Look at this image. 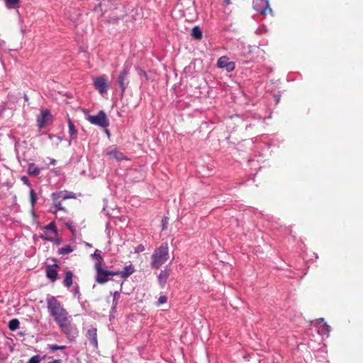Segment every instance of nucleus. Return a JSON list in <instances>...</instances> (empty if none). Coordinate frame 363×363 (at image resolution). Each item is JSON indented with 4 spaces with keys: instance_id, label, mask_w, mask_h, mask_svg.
<instances>
[{
    "instance_id": "de8ad7c7",
    "label": "nucleus",
    "mask_w": 363,
    "mask_h": 363,
    "mask_svg": "<svg viewBox=\"0 0 363 363\" xmlns=\"http://www.w3.org/2000/svg\"><path fill=\"white\" fill-rule=\"evenodd\" d=\"M55 163H56V160L55 159H52L50 161V164H55Z\"/></svg>"
},
{
    "instance_id": "aec40b11",
    "label": "nucleus",
    "mask_w": 363,
    "mask_h": 363,
    "mask_svg": "<svg viewBox=\"0 0 363 363\" xmlns=\"http://www.w3.org/2000/svg\"><path fill=\"white\" fill-rule=\"evenodd\" d=\"M191 37L196 40H200L202 39L203 35H202V30H201L199 26H194L191 29Z\"/></svg>"
},
{
    "instance_id": "473e14b6",
    "label": "nucleus",
    "mask_w": 363,
    "mask_h": 363,
    "mask_svg": "<svg viewBox=\"0 0 363 363\" xmlns=\"http://www.w3.org/2000/svg\"><path fill=\"white\" fill-rule=\"evenodd\" d=\"M76 198V195L75 194L72 193V192H70V193H67L66 191H64V196L62 197V199H75Z\"/></svg>"
},
{
    "instance_id": "09e8293b",
    "label": "nucleus",
    "mask_w": 363,
    "mask_h": 363,
    "mask_svg": "<svg viewBox=\"0 0 363 363\" xmlns=\"http://www.w3.org/2000/svg\"><path fill=\"white\" fill-rule=\"evenodd\" d=\"M24 98H25V100H26V101L28 100V97L26 95H25Z\"/></svg>"
},
{
    "instance_id": "f3484780",
    "label": "nucleus",
    "mask_w": 363,
    "mask_h": 363,
    "mask_svg": "<svg viewBox=\"0 0 363 363\" xmlns=\"http://www.w3.org/2000/svg\"><path fill=\"white\" fill-rule=\"evenodd\" d=\"M123 284V281H121V284H120V290L116 291L113 294V303H112V306H111L112 311H116V306L118 304Z\"/></svg>"
},
{
    "instance_id": "a18cd8bd",
    "label": "nucleus",
    "mask_w": 363,
    "mask_h": 363,
    "mask_svg": "<svg viewBox=\"0 0 363 363\" xmlns=\"http://www.w3.org/2000/svg\"><path fill=\"white\" fill-rule=\"evenodd\" d=\"M5 45V41L0 40V48L3 47Z\"/></svg>"
},
{
    "instance_id": "c756f323",
    "label": "nucleus",
    "mask_w": 363,
    "mask_h": 363,
    "mask_svg": "<svg viewBox=\"0 0 363 363\" xmlns=\"http://www.w3.org/2000/svg\"><path fill=\"white\" fill-rule=\"evenodd\" d=\"M45 230H50L53 232L55 234H57V229L55 222H50L48 225L45 227Z\"/></svg>"
},
{
    "instance_id": "4be33fe9",
    "label": "nucleus",
    "mask_w": 363,
    "mask_h": 363,
    "mask_svg": "<svg viewBox=\"0 0 363 363\" xmlns=\"http://www.w3.org/2000/svg\"><path fill=\"white\" fill-rule=\"evenodd\" d=\"M74 251V247L70 245H67L63 247H60L57 250L59 255H67Z\"/></svg>"
},
{
    "instance_id": "58836bf2",
    "label": "nucleus",
    "mask_w": 363,
    "mask_h": 363,
    "mask_svg": "<svg viewBox=\"0 0 363 363\" xmlns=\"http://www.w3.org/2000/svg\"><path fill=\"white\" fill-rule=\"evenodd\" d=\"M167 301V297L166 296H160V298L158 299V303L160 305L165 303Z\"/></svg>"
},
{
    "instance_id": "5701e85b",
    "label": "nucleus",
    "mask_w": 363,
    "mask_h": 363,
    "mask_svg": "<svg viewBox=\"0 0 363 363\" xmlns=\"http://www.w3.org/2000/svg\"><path fill=\"white\" fill-rule=\"evenodd\" d=\"M40 238L42 240H45V241L53 242L57 245H60L62 243V240L61 238H53L47 237V236H45V235H40Z\"/></svg>"
},
{
    "instance_id": "c9c22d12",
    "label": "nucleus",
    "mask_w": 363,
    "mask_h": 363,
    "mask_svg": "<svg viewBox=\"0 0 363 363\" xmlns=\"http://www.w3.org/2000/svg\"><path fill=\"white\" fill-rule=\"evenodd\" d=\"M20 0H5L6 6H14L19 3Z\"/></svg>"
},
{
    "instance_id": "7ed1b4c3",
    "label": "nucleus",
    "mask_w": 363,
    "mask_h": 363,
    "mask_svg": "<svg viewBox=\"0 0 363 363\" xmlns=\"http://www.w3.org/2000/svg\"><path fill=\"white\" fill-rule=\"evenodd\" d=\"M131 69V63L126 62L123 67V69L120 72L116 82L121 89V96H123L125 91L130 84L128 75Z\"/></svg>"
},
{
    "instance_id": "ea45409f",
    "label": "nucleus",
    "mask_w": 363,
    "mask_h": 363,
    "mask_svg": "<svg viewBox=\"0 0 363 363\" xmlns=\"http://www.w3.org/2000/svg\"><path fill=\"white\" fill-rule=\"evenodd\" d=\"M144 250L145 247L142 244L138 245L135 249V252L137 253L143 252Z\"/></svg>"
},
{
    "instance_id": "4c0bfd02",
    "label": "nucleus",
    "mask_w": 363,
    "mask_h": 363,
    "mask_svg": "<svg viewBox=\"0 0 363 363\" xmlns=\"http://www.w3.org/2000/svg\"><path fill=\"white\" fill-rule=\"evenodd\" d=\"M21 179L23 182V184H25L26 185H27L28 186H31V184H30V181H29L28 178L26 176L21 177Z\"/></svg>"
},
{
    "instance_id": "6ab92c4d",
    "label": "nucleus",
    "mask_w": 363,
    "mask_h": 363,
    "mask_svg": "<svg viewBox=\"0 0 363 363\" xmlns=\"http://www.w3.org/2000/svg\"><path fill=\"white\" fill-rule=\"evenodd\" d=\"M40 169L35 166L34 163H29L28 168V174L31 177H37L40 174Z\"/></svg>"
},
{
    "instance_id": "f257e3e1",
    "label": "nucleus",
    "mask_w": 363,
    "mask_h": 363,
    "mask_svg": "<svg viewBox=\"0 0 363 363\" xmlns=\"http://www.w3.org/2000/svg\"><path fill=\"white\" fill-rule=\"evenodd\" d=\"M46 301L48 312L56 323L61 320H67V311L55 296H48Z\"/></svg>"
},
{
    "instance_id": "9d476101",
    "label": "nucleus",
    "mask_w": 363,
    "mask_h": 363,
    "mask_svg": "<svg viewBox=\"0 0 363 363\" xmlns=\"http://www.w3.org/2000/svg\"><path fill=\"white\" fill-rule=\"evenodd\" d=\"M217 66L219 68L225 69L228 72H232L235 69V62L229 61L227 56L220 57L217 62Z\"/></svg>"
},
{
    "instance_id": "9b49d317",
    "label": "nucleus",
    "mask_w": 363,
    "mask_h": 363,
    "mask_svg": "<svg viewBox=\"0 0 363 363\" xmlns=\"http://www.w3.org/2000/svg\"><path fill=\"white\" fill-rule=\"evenodd\" d=\"M52 116L49 110H44L41 111V114L38 116L37 117V123L39 128H43L45 123L50 119H52Z\"/></svg>"
},
{
    "instance_id": "49530a36",
    "label": "nucleus",
    "mask_w": 363,
    "mask_h": 363,
    "mask_svg": "<svg viewBox=\"0 0 363 363\" xmlns=\"http://www.w3.org/2000/svg\"><path fill=\"white\" fill-rule=\"evenodd\" d=\"M105 133H106V135L109 137L110 136V131L108 130V129H106L105 130Z\"/></svg>"
},
{
    "instance_id": "423d86ee",
    "label": "nucleus",
    "mask_w": 363,
    "mask_h": 363,
    "mask_svg": "<svg viewBox=\"0 0 363 363\" xmlns=\"http://www.w3.org/2000/svg\"><path fill=\"white\" fill-rule=\"evenodd\" d=\"M86 119L91 124L104 128H107L110 124L109 120L107 118L106 113L102 110L99 111L96 116L89 115L86 117Z\"/></svg>"
},
{
    "instance_id": "cd10ccee",
    "label": "nucleus",
    "mask_w": 363,
    "mask_h": 363,
    "mask_svg": "<svg viewBox=\"0 0 363 363\" xmlns=\"http://www.w3.org/2000/svg\"><path fill=\"white\" fill-rule=\"evenodd\" d=\"M48 348L52 351V352H55L56 350H65L67 348V346L66 345H56V344H52V345H48Z\"/></svg>"
},
{
    "instance_id": "1a4fd4ad",
    "label": "nucleus",
    "mask_w": 363,
    "mask_h": 363,
    "mask_svg": "<svg viewBox=\"0 0 363 363\" xmlns=\"http://www.w3.org/2000/svg\"><path fill=\"white\" fill-rule=\"evenodd\" d=\"M58 264H47L45 266V276L51 281L55 282L58 278Z\"/></svg>"
},
{
    "instance_id": "b1692460",
    "label": "nucleus",
    "mask_w": 363,
    "mask_h": 363,
    "mask_svg": "<svg viewBox=\"0 0 363 363\" xmlns=\"http://www.w3.org/2000/svg\"><path fill=\"white\" fill-rule=\"evenodd\" d=\"M91 256L96 259V263H99L100 266L103 264L104 259L101 256V252L99 250L96 249L94 253L91 255Z\"/></svg>"
},
{
    "instance_id": "20e7f679",
    "label": "nucleus",
    "mask_w": 363,
    "mask_h": 363,
    "mask_svg": "<svg viewBox=\"0 0 363 363\" xmlns=\"http://www.w3.org/2000/svg\"><path fill=\"white\" fill-rule=\"evenodd\" d=\"M94 269L96 270L95 281L98 284H104L111 280V277L117 276L118 272L116 270H108L100 266L99 263L94 264Z\"/></svg>"
},
{
    "instance_id": "f704fd0d",
    "label": "nucleus",
    "mask_w": 363,
    "mask_h": 363,
    "mask_svg": "<svg viewBox=\"0 0 363 363\" xmlns=\"http://www.w3.org/2000/svg\"><path fill=\"white\" fill-rule=\"evenodd\" d=\"M53 204H54L55 207L56 208V210L65 211V208L62 206L61 201H55V202H53Z\"/></svg>"
},
{
    "instance_id": "8fccbe9b",
    "label": "nucleus",
    "mask_w": 363,
    "mask_h": 363,
    "mask_svg": "<svg viewBox=\"0 0 363 363\" xmlns=\"http://www.w3.org/2000/svg\"><path fill=\"white\" fill-rule=\"evenodd\" d=\"M276 101H277V102L279 101V99L277 97H276Z\"/></svg>"
},
{
    "instance_id": "72a5a7b5",
    "label": "nucleus",
    "mask_w": 363,
    "mask_h": 363,
    "mask_svg": "<svg viewBox=\"0 0 363 363\" xmlns=\"http://www.w3.org/2000/svg\"><path fill=\"white\" fill-rule=\"evenodd\" d=\"M136 69H137V71L138 72V74L140 76L144 77L145 78V79H147V80L148 79V76H147V73H146V72L145 70H143V69H141L139 67H136Z\"/></svg>"
},
{
    "instance_id": "4468645a",
    "label": "nucleus",
    "mask_w": 363,
    "mask_h": 363,
    "mask_svg": "<svg viewBox=\"0 0 363 363\" xmlns=\"http://www.w3.org/2000/svg\"><path fill=\"white\" fill-rule=\"evenodd\" d=\"M116 272H118L117 276H120L122 279H127L129 277L131 274H133L135 272V269L132 264H130L128 266H125L124 267V269L122 271L120 270H116Z\"/></svg>"
},
{
    "instance_id": "bb28decb",
    "label": "nucleus",
    "mask_w": 363,
    "mask_h": 363,
    "mask_svg": "<svg viewBox=\"0 0 363 363\" xmlns=\"http://www.w3.org/2000/svg\"><path fill=\"white\" fill-rule=\"evenodd\" d=\"M72 293H73L74 296L75 298H77L78 301H79L81 299V293H80V290H79V286L77 283H76L74 285L73 289H72Z\"/></svg>"
},
{
    "instance_id": "dca6fc26",
    "label": "nucleus",
    "mask_w": 363,
    "mask_h": 363,
    "mask_svg": "<svg viewBox=\"0 0 363 363\" xmlns=\"http://www.w3.org/2000/svg\"><path fill=\"white\" fill-rule=\"evenodd\" d=\"M73 277L74 274L72 271L66 270L65 272V278L62 283L65 287L69 288L73 285Z\"/></svg>"
},
{
    "instance_id": "f8f14e48",
    "label": "nucleus",
    "mask_w": 363,
    "mask_h": 363,
    "mask_svg": "<svg viewBox=\"0 0 363 363\" xmlns=\"http://www.w3.org/2000/svg\"><path fill=\"white\" fill-rule=\"evenodd\" d=\"M86 337L94 348H98L97 329L96 328L92 327L88 329L86 333Z\"/></svg>"
},
{
    "instance_id": "ddd939ff",
    "label": "nucleus",
    "mask_w": 363,
    "mask_h": 363,
    "mask_svg": "<svg viewBox=\"0 0 363 363\" xmlns=\"http://www.w3.org/2000/svg\"><path fill=\"white\" fill-rule=\"evenodd\" d=\"M67 123H68V128H69V143L71 144L72 140H76L77 138V130L72 122V121L70 119V118L68 116L67 118Z\"/></svg>"
},
{
    "instance_id": "37998d69",
    "label": "nucleus",
    "mask_w": 363,
    "mask_h": 363,
    "mask_svg": "<svg viewBox=\"0 0 363 363\" xmlns=\"http://www.w3.org/2000/svg\"><path fill=\"white\" fill-rule=\"evenodd\" d=\"M48 259H50L52 262H54L53 264H57L58 260L55 257H50Z\"/></svg>"
},
{
    "instance_id": "c85d7f7f",
    "label": "nucleus",
    "mask_w": 363,
    "mask_h": 363,
    "mask_svg": "<svg viewBox=\"0 0 363 363\" xmlns=\"http://www.w3.org/2000/svg\"><path fill=\"white\" fill-rule=\"evenodd\" d=\"M37 200H38V197H37V195H36L35 191L33 189H30V201L31 206L33 207L36 203Z\"/></svg>"
},
{
    "instance_id": "412c9836",
    "label": "nucleus",
    "mask_w": 363,
    "mask_h": 363,
    "mask_svg": "<svg viewBox=\"0 0 363 363\" xmlns=\"http://www.w3.org/2000/svg\"><path fill=\"white\" fill-rule=\"evenodd\" d=\"M20 322L17 318H13L9 322V328L11 331H15L19 328Z\"/></svg>"
},
{
    "instance_id": "a878e982",
    "label": "nucleus",
    "mask_w": 363,
    "mask_h": 363,
    "mask_svg": "<svg viewBox=\"0 0 363 363\" xmlns=\"http://www.w3.org/2000/svg\"><path fill=\"white\" fill-rule=\"evenodd\" d=\"M64 196V191H59V192H54L52 194L51 197L53 201H62L64 199H62V197Z\"/></svg>"
},
{
    "instance_id": "0eeeda50",
    "label": "nucleus",
    "mask_w": 363,
    "mask_h": 363,
    "mask_svg": "<svg viewBox=\"0 0 363 363\" xmlns=\"http://www.w3.org/2000/svg\"><path fill=\"white\" fill-rule=\"evenodd\" d=\"M252 7L262 15H266L267 11L269 13L272 12L268 0H253Z\"/></svg>"
},
{
    "instance_id": "6e6552de",
    "label": "nucleus",
    "mask_w": 363,
    "mask_h": 363,
    "mask_svg": "<svg viewBox=\"0 0 363 363\" xmlns=\"http://www.w3.org/2000/svg\"><path fill=\"white\" fill-rule=\"evenodd\" d=\"M94 86L100 94H106L108 88L106 77L101 75L94 79Z\"/></svg>"
},
{
    "instance_id": "2eb2a0df",
    "label": "nucleus",
    "mask_w": 363,
    "mask_h": 363,
    "mask_svg": "<svg viewBox=\"0 0 363 363\" xmlns=\"http://www.w3.org/2000/svg\"><path fill=\"white\" fill-rule=\"evenodd\" d=\"M169 277V272L166 269L160 272V274L158 275V283L161 288H164L165 286Z\"/></svg>"
},
{
    "instance_id": "c03bdc74",
    "label": "nucleus",
    "mask_w": 363,
    "mask_h": 363,
    "mask_svg": "<svg viewBox=\"0 0 363 363\" xmlns=\"http://www.w3.org/2000/svg\"><path fill=\"white\" fill-rule=\"evenodd\" d=\"M223 2L226 4V5H229L231 4V1L230 0H223Z\"/></svg>"
},
{
    "instance_id": "a211bd4d",
    "label": "nucleus",
    "mask_w": 363,
    "mask_h": 363,
    "mask_svg": "<svg viewBox=\"0 0 363 363\" xmlns=\"http://www.w3.org/2000/svg\"><path fill=\"white\" fill-rule=\"evenodd\" d=\"M107 155L113 157L118 161H121L123 160H128V157L121 152L117 150L116 148L111 150H108L107 152Z\"/></svg>"
},
{
    "instance_id": "2f4dec72",
    "label": "nucleus",
    "mask_w": 363,
    "mask_h": 363,
    "mask_svg": "<svg viewBox=\"0 0 363 363\" xmlns=\"http://www.w3.org/2000/svg\"><path fill=\"white\" fill-rule=\"evenodd\" d=\"M65 226L70 230L73 237L75 238L77 236V230L72 223L69 222L65 223Z\"/></svg>"
},
{
    "instance_id": "e433bc0d",
    "label": "nucleus",
    "mask_w": 363,
    "mask_h": 363,
    "mask_svg": "<svg viewBox=\"0 0 363 363\" xmlns=\"http://www.w3.org/2000/svg\"><path fill=\"white\" fill-rule=\"evenodd\" d=\"M6 345L7 346H9V349H10V352H13V350H14V346L13 345V340L11 339V338H9L8 339V341L6 342Z\"/></svg>"
},
{
    "instance_id": "f03ea898",
    "label": "nucleus",
    "mask_w": 363,
    "mask_h": 363,
    "mask_svg": "<svg viewBox=\"0 0 363 363\" xmlns=\"http://www.w3.org/2000/svg\"><path fill=\"white\" fill-rule=\"evenodd\" d=\"M169 259V247L167 242H162L151 255L150 266L152 269H159Z\"/></svg>"
},
{
    "instance_id": "39448f33",
    "label": "nucleus",
    "mask_w": 363,
    "mask_h": 363,
    "mask_svg": "<svg viewBox=\"0 0 363 363\" xmlns=\"http://www.w3.org/2000/svg\"><path fill=\"white\" fill-rule=\"evenodd\" d=\"M62 332L67 336L70 341H74L78 335V330L74 328L70 322L67 320H61L57 323Z\"/></svg>"
},
{
    "instance_id": "393cba45",
    "label": "nucleus",
    "mask_w": 363,
    "mask_h": 363,
    "mask_svg": "<svg viewBox=\"0 0 363 363\" xmlns=\"http://www.w3.org/2000/svg\"><path fill=\"white\" fill-rule=\"evenodd\" d=\"M46 357V355H44L43 357H41L39 354H36L30 357L27 363H40L43 359H45Z\"/></svg>"
},
{
    "instance_id": "79ce46f5",
    "label": "nucleus",
    "mask_w": 363,
    "mask_h": 363,
    "mask_svg": "<svg viewBox=\"0 0 363 363\" xmlns=\"http://www.w3.org/2000/svg\"><path fill=\"white\" fill-rule=\"evenodd\" d=\"M48 363H62V360L60 359H54L52 361L48 362Z\"/></svg>"
},
{
    "instance_id": "a19ab883",
    "label": "nucleus",
    "mask_w": 363,
    "mask_h": 363,
    "mask_svg": "<svg viewBox=\"0 0 363 363\" xmlns=\"http://www.w3.org/2000/svg\"><path fill=\"white\" fill-rule=\"evenodd\" d=\"M167 220H168V218L166 217L163 218L162 220V230H164V229L167 228Z\"/></svg>"
},
{
    "instance_id": "7c9ffc66",
    "label": "nucleus",
    "mask_w": 363,
    "mask_h": 363,
    "mask_svg": "<svg viewBox=\"0 0 363 363\" xmlns=\"http://www.w3.org/2000/svg\"><path fill=\"white\" fill-rule=\"evenodd\" d=\"M321 323L323 324L322 325L323 330H324L325 332V333L327 334V337H328V333L330 332V327L328 325H327V323L324 321L323 318H319V325Z\"/></svg>"
}]
</instances>
